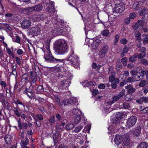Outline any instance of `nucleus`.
<instances>
[{
    "label": "nucleus",
    "mask_w": 148,
    "mask_h": 148,
    "mask_svg": "<svg viewBox=\"0 0 148 148\" xmlns=\"http://www.w3.org/2000/svg\"><path fill=\"white\" fill-rule=\"evenodd\" d=\"M119 38V35L116 34L115 36L114 41V45H116L117 44L118 40Z\"/></svg>",
    "instance_id": "a19ab883"
},
{
    "label": "nucleus",
    "mask_w": 148,
    "mask_h": 148,
    "mask_svg": "<svg viewBox=\"0 0 148 148\" xmlns=\"http://www.w3.org/2000/svg\"><path fill=\"white\" fill-rule=\"evenodd\" d=\"M124 22L126 24H129L130 22V18L129 17L125 18L124 20Z\"/></svg>",
    "instance_id": "864d4df0"
},
{
    "label": "nucleus",
    "mask_w": 148,
    "mask_h": 148,
    "mask_svg": "<svg viewBox=\"0 0 148 148\" xmlns=\"http://www.w3.org/2000/svg\"><path fill=\"white\" fill-rule=\"evenodd\" d=\"M74 127V126L73 124H68L66 126V129L67 130L70 131L72 130Z\"/></svg>",
    "instance_id": "5701e85b"
},
{
    "label": "nucleus",
    "mask_w": 148,
    "mask_h": 148,
    "mask_svg": "<svg viewBox=\"0 0 148 148\" xmlns=\"http://www.w3.org/2000/svg\"><path fill=\"white\" fill-rule=\"evenodd\" d=\"M33 88V87L31 85L29 87L26 88L24 92H32Z\"/></svg>",
    "instance_id": "c03bdc74"
},
{
    "label": "nucleus",
    "mask_w": 148,
    "mask_h": 148,
    "mask_svg": "<svg viewBox=\"0 0 148 148\" xmlns=\"http://www.w3.org/2000/svg\"><path fill=\"white\" fill-rule=\"evenodd\" d=\"M55 46V52L58 54L63 55L67 51V46L66 42L64 40L56 41Z\"/></svg>",
    "instance_id": "f257e3e1"
},
{
    "label": "nucleus",
    "mask_w": 148,
    "mask_h": 148,
    "mask_svg": "<svg viewBox=\"0 0 148 148\" xmlns=\"http://www.w3.org/2000/svg\"><path fill=\"white\" fill-rule=\"evenodd\" d=\"M123 140L122 137L119 135L116 136L114 138V142L117 145L120 144L121 143Z\"/></svg>",
    "instance_id": "f8f14e48"
},
{
    "label": "nucleus",
    "mask_w": 148,
    "mask_h": 148,
    "mask_svg": "<svg viewBox=\"0 0 148 148\" xmlns=\"http://www.w3.org/2000/svg\"><path fill=\"white\" fill-rule=\"evenodd\" d=\"M136 14L134 13H131L130 15V18L131 19H133L136 17Z\"/></svg>",
    "instance_id": "69168bd1"
},
{
    "label": "nucleus",
    "mask_w": 148,
    "mask_h": 148,
    "mask_svg": "<svg viewBox=\"0 0 148 148\" xmlns=\"http://www.w3.org/2000/svg\"><path fill=\"white\" fill-rule=\"evenodd\" d=\"M34 11L39 12L41 11L42 9V6L40 4L36 5L34 6Z\"/></svg>",
    "instance_id": "a211bd4d"
},
{
    "label": "nucleus",
    "mask_w": 148,
    "mask_h": 148,
    "mask_svg": "<svg viewBox=\"0 0 148 148\" xmlns=\"http://www.w3.org/2000/svg\"><path fill=\"white\" fill-rule=\"evenodd\" d=\"M120 121V119L118 117H114L112 120V121L113 124H117L119 123Z\"/></svg>",
    "instance_id": "b1692460"
},
{
    "label": "nucleus",
    "mask_w": 148,
    "mask_h": 148,
    "mask_svg": "<svg viewBox=\"0 0 148 148\" xmlns=\"http://www.w3.org/2000/svg\"><path fill=\"white\" fill-rule=\"evenodd\" d=\"M109 31L106 29L103 31L102 32V34L104 36H106L108 34Z\"/></svg>",
    "instance_id": "8fccbe9b"
},
{
    "label": "nucleus",
    "mask_w": 148,
    "mask_h": 148,
    "mask_svg": "<svg viewBox=\"0 0 148 148\" xmlns=\"http://www.w3.org/2000/svg\"><path fill=\"white\" fill-rule=\"evenodd\" d=\"M138 51L141 52V53L145 52V48L144 47H141L138 49Z\"/></svg>",
    "instance_id": "603ef678"
},
{
    "label": "nucleus",
    "mask_w": 148,
    "mask_h": 148,
    "mask_svg": "<svg viewBox=\"0 0 148 148\" xmlns=\"http://www.w3.org/2000/svg\"><path fill=\"white\" fill-rule=\"evenodd\" d=\"M40 29L37 27H31L29 30L30 34L35 36L38 35L40 33Z\"/></svg>",
    "instance_id": "423d86ee"
},
{
    "label": "nucleus",
    "mask_w": 148,
    "mask_h": 148,
    "mask_svg": "<svg viewBox=\"0 0 148 148\" xmlns=\"http://www.w3.org/2000/svg\"><path fill=\"white\" fill-rule=\"evenodd\" d=\"M120 98V97L118 95L114 96L112 98L113 101H117L119 100Z\"/></svg>",
    "instance_id": "e2e57ef3"
},
{
    "label": "nucleus",
    "mask_w": 148,
    "mask_h": 148,
    "mask_svg": "<svg viewBox=\"0 0 148 148\" xmlns=\"http://www.w3.org/2000/svg\"><path fill=\"white\" fill-rule=\"evenodd\" d=\"M2 26L1 27H2L3 28L7 29L9 31H11V27L9 25H8L7 24H3L2 25Z\"/></svg>",
    "instance_id": "473e14b6"
},
{
    "label": "nucleus",
    "mask_w": 148,
    "mask_h": 148,
    "mask_svg": "<svg viewBox=\"0 0 148 148\" xmlns=\"http://www.w3.org/2000/svg\"><path fill=\"white\" fill-rule=\"evenodd\" d=\"M24 92V94H26L29 98L31 97L33 94L32 92Z\"/></svg>",
    "instance_id": "0e129e2a"
},
{
    "label": "nucleus",
    "mask_w": 148,
    "mask_h": 148,
    "mask_svg": "<svg viewBox=\"0 0 148 148\" xmlns=\"http://www.w3.org/2000/svg\"><path fill=\"white\" fill-rule=\"evenodd\" d=\"M147 9V8H144L140 12V16H143V21L146 22V21H145L146 18H147L148 16Z\"/></svg>",
    "instance_id": "9d476101"
},
{
    "label": "nucleus",
    "mask_w": 148,
    "mask_h": 148,
    "mask_svg": "<svg viewBox=\"0 0 148 148\" xmlns=\"http://www.w3.org/2000/svg\"><path fill=\"white\" fill-rule=\"evenodd\" d=\"M31 22L29 20L25 19L22 21L21 23L22 27L24 29H26L29 28L31 25Z\"/></svg>",
    "instance_id": "6e6552de"
},
{
    "label": "nucleus",
    "mask_w": 148,
    "mask_h": 148,
    "mask_svg": "<svg viewBox=\"0 0 148 148\" xmlns=\"http://www.w3.org/2000/svg\"><path fill=\"white\" fill-rule=\"evenodd\" d=\"M137 120L136 117L135 116H131L128 119L127 122V127L130 128L133 126L136 123Z\"/></svg>",
    "instance_id": "20e7f679"
},
{
    "label": "nucleus",
    "mask_w": 148,
    "mask_h": 148,
    "mask_svg": "<svg viewBox=\"0 0 148 148\" xmlns=\"http://www.w3.org/2000/svg\"><path fill=\"white\" fill-rule=\"evenodd\" d=\"M114 67L113 66H110L108 69V75L113 74L116 73L114 70Z\"/></svg>",
    "instance_id": "c85d7f7f"
},
{
    "label": "nucleus",
    "mask_w": 148,
    "mask_h": 148,
    "mask_svg": "<svg viewBox=\"0 0 148 148\" xmlns=\"http://www.w3.org/2000/svg\"><path fill=\"white\" fill-rule=\"evenodd\" d=\"M138 53H135L129 58V61L131 62H134L136 60V58L138 56Z\"/></svg>",
    "instance_id": "aec40b11"
},
{
    "label": "nucleus",
    "mask_w": 148,
    "mask_h": 148,
    "mask_svg": "<svg viewBox=\"0 0 148 148\" xmlns=\"http://www.w3.org/2000/svg\"><path fill=\"white\" fill-rule=\"evenodd\" d=\"M6 50L7 51L8 54L10 55H12V57H14V55L13 54V53L11 52L10 49L8 47L6 48Z\"/></svg>",
    "instance_id": "13d9d810"
},
{
    "label": "nucleus",
    "mask_w": 148,
    "mask_h": 148,
    "mask_svg": "<svg viewBox=\"0 0 148 148\" xmlns=\"http://www.w3.org/2000/svg\"><path fill=\"white\" fill-rule=\"evenodd\" d=\"M125 88L127 90V92L129 93L134 92L135 91V89L130 84L126 86Z\"/></svg>",
    "instance_id": "ddd939ff"
},
{
    "label": "nucleus",
    "mask_w": 148,
    "mask_h": 148,
    "mask_svg": "<svg viewBox=\"0 0 148 148\" xmlns=\"http://www.w3.org/2000/svg\"><path fill=\"white\" fill-rule=\"evenodd\" d=\"M62 103L64 105L72 104L75 106L78 105L77 101L75 98L64 99L62 101Z\"/></svg>",
    "instance_id": "39448f33"
},
{
    "label": "nucleus",
    "mask_w": 148,
    "mask_h": 148,
    "mask_svg": "<svg viewBox=\"0 0 148 148\" xmlns=\"http://www.w3.org/2000/svg\"><path fill=\"white\" fill-rule=\"evenodd\" d=\"M56 100V102L60 106H62V104L60 102V99H59L58 97L57 96H56L55 97Z\"/></svg>",
    "instance_id": "6e6d98bb"
},
{
    "label": "nucleus",
    "mask_w": 148,
    "mask_h": 148,
    "mask_svg": "<svg viewBox=\"0 0 148 148\" xmlns=\"http://www.w3.org/2000/svg\"><path fill=\"white\" fill-rule=\"evenodd\" d=\"M125 9L124 4L122 3L119 4H117L116 5L115 8H114V11L116 12L121 13Z\"/></svg>",
    "instance_id": "0eeeda50"
},
{
    "label": "nucleus",
    "mask_w": 148,
    "mask_h": 148,
    "mask_svg": "<svg viewBox=\"0 0 148 148\" xmlns=\"http://www.w3.org/2000/svg\"><path fill=\"white\" fill-rule=\"evenodd\" d=\"M127 41L126 38H123L121 40L120 42L122 44L125 45L127 43Z\"/></svg>",
    "instance_id": "338daca9"
},
{
    "label": "nucleus",
    "mask_w": 148,
    "mask_h": 148,
    "mask_svg": "<svg viewBox=\"0 0 148 148\" xmlns=\"http://www.w3.org/2000/svg\"><path fill=\"white\" fill-rule=\"evenodd\" d=\"M146 82L144 80H142L141 81L139 84V86L140 87H143L146 84Z\"/></svg>",
    "instance_id": "bf43d9fd"
},
{
    "label": "nucleus",
    "mask_w": 148,
    "mask_h": 148,
    "mask_svg": "<svg viewBox=\"0 0 148 148\" xmlns=\"http://www.w3.org/2000/svg\"><path fill=\"white\" fill-rule=\"evenodd\" d=\"M141 127L140 126L137 127L135 130H134L133 133L134 136H138L141 132Z\"/></svg>",
    "instance_id": "4468645a"
},
{
    "label": "nucleus",
    "mask_w": 148,
    "mask_h": 148,
    "mask_svg": "<svg viewBox=\"0 0 148 148\" xmlns=\"http://www.w3.org/2000/svg\"><path fill=\"white\" fill-rule=\"evenodd\" d=\"M36 116L38 118V119L40 121H42L43 119V116L42 114H40L37 115Z\"/></svg>",
    "instance_id": "774afa93"
},
{
    "label": "nucleus",
    "mask_w": 148,
    "mask_h": 148,
    "mask_svg": "<svg viewBox=\"0 0 148 148\" xmlns=\"http://www.w3.org/2000/svg\"><path fill=\"white\" fill-rule=\"evenodd\" d=\"M65 125V123L62 122L61 123H57L56 125V130L58 132H61L64 129V126Z\"/></svg>",
    "instance_id": "9b49d317"
},
{
    "label": "nucleus",
    "mask_w": 148,
    "mask_h": 148,
    "mask_svg": "<svg viewBox=\"0 0 148 148\" xmlns=\"http://www.w3.org/2000/svg\"><path fill=\"white\" fill-rule=\"evenodd\" d=\"M70 80L67 79L66 80H64L61 81L60 82V84H61L62 87H64L66 88L69 85V84L70 83Z\"/></svg>",
    "instance_id": "dca6fc26"
},
{
    "label": "nucleus",
    "mask_w": 148,
    "mask_h": 148,
    "mask_svg": "<svg viewBox=\"0 0 148 148\" xmlns=\"http://www.w3.org/2000/svg\"><path fill=\"white\" fill-rule=\"evenodd\" d=\"M109 77L108 78L109 81L110 82L112 83L113 82V80L115 78L116 76V73L110 74L108 75Z\"/></svg>",
    "instance_id": "a878e982"
},
{
    "label": "nucleus",
    "mask_w": 148,
    "mask_h": 148,
    "mask_svg": "<svg viewBox=\"0 0 148 148\" xmlns=\"http://www.w3.org/2000/svg\"><path fill=\"white\" fill-rule=\"evenodd\" d=\"M78 59L77 56L73 52L67 59V60L69 61V63H70L72 66L76 68L79 65Z\"/></svg>",
    "instance_id": "7ed1b4c3"
},
{
    "label": "nucleus",
    "mask_w": 148,
    "mask_h": 148,
    "mask_svg": "<svg viewBox=\"0 0 148 148\" xmlns=\"http://www.w3.org/2000/svg\"><path fill=\"white\" fill-rule=\"evenodd\" d=\"M135 81V79H134L133 77H129L127 79V82H133Z\"/></svg>",
    "instance_id": "5fc2aeb1"
},
{
    "label": "nucleus",
    "mask_w": 148,
    "mask_h": 148,
    "mask_svg": "<svg viewBox=\"0 0 148 148\" xmlns=\"http://www.w3.org/2000/svg\"><path fill=\"white\" fill-rule=\"evenodd\" d=\"M24 10L25 11H27L28 12H27V13H28V12H29V14L31 13V12L34 11V6L31 7H28L25 8L24 9Z\"/></svg>",
    "instance_id": "412c9836"
},
{
    "label": "nucleus",
    "mask_w": 148,
    "mask_h": 148,
    "mask_svg": "<svg viewBox=\"0 0 148 148\" xmlns=\"http://www.w3.org/2000/svg\"><path fill=\"white\" fill-rule=\"evenodd\" d=\"M147 22H146L143 21H142L141 20H138V23H135L134 27H133V28L135 30H136L138 28L139 24L140 26L145 27V26L147 27Z\"/></svg>",
    "instance_id": "1a4fd4ad"
},
{
    "label": "nucleus",
    "mask_w": 148,
    "mask_h": 148,
    "mask_svg": "<svg viewBox=\"0 0 148 148\" xmlns=\"http://www.w3.org/2000/svg\"><path fill=\"white\" fill-rule=\"evenodd\" d=\"M130 72L132 76H133L135 75H136V74L137 73L138 70L136 69H134L131 71Z\"/></svg>",
    "instance_id": "09e8293b"
},
{
    "label": "nucleus",
    "mask_w": 148,
    "mask_h": 148,
    "mask_svg": "<svg viewBox=\"0 0 148 148\" xmlns=\"http://www.w3.org/2000/svg\"><path fill=\"white\" fill-rule=\"evenodd\" d=\"M122 65L120 62H118L116 63V69L117 71H119L122 68Z\"/></svg>",
    "instance_id": "72a5a7b5"
},
{
    "label": "nucleus",
    "mask_w": 148,
    "mask_h": 148,
    "mask_svg": "<svg viewBox=\"0 0 148 148\" xmlns=\"http://www.w3.org/2000/svg\"><path fill=\"white\" fill-rule=\"evenodd\" d=\"M108 47L107 45H105L102 47L101 50L107 53L108 50Z\"/></svg>",
    "instance_id": "c9c22d12"
},
{
    "label": "nucleus",
    "mask_w": 148,
    "mask_h": 148,
    "mask_svg": "<svg viewBox=\"0 0 148 148\" xmlns=\"http://www.w3.org/2000/svg\"><path fill=\"white\" fill-rule=\"evenodd\" d=\"M106 54L107 53H106V52L105 53L101 50L99 52V56L101 58H103L105 57Z\"/></svg>",
    "instance_id": "58836bf2"
},
{
    "label": "nucleus",
    "mask_w": 148,
    "mask_h": 148,
    "mask_svg": "<svg viewBox=\"0 0 148 148\" xmlns=\"http://www.w3.org/2000/svg\"><path fill=\"white\" fill-rule=\"evenodd\" d=\"M20 144L21 148H25L27 147L26 145L28 144H27L26 142L23 140H21Z\"/></svg>",
    "instance_id": "4c0bfd02"
},
{
    "label": "nucleus",
    "mask_w": 148,
    "mask_h": 148,
    "mask_svg": "<svg viewBox=\"0 0 148 148\" xmlns=\"http://www.w3.org/2000/svg\"><path fill=\"white\" fill-rule=\"evenodd\" d=\"M51 7H48L47 8V10L48 12H51L54 11V6L53 3H50Z\"/></svg>",
    "instance_id": "2f4dec72"
},
{
    "label": "nucleus",
    "mask_w": 148,
    "mask_h": 148,
    "mask_svg": "<svg viewBox=\"0 0 148 148\" xmlns=\"http://www.w3.org/2000/svg\"><path fill=\"white\" fill-rule=\"evenodd\" d=\"M49 121L50 122L52 123H54L55 122V117L53 116H51L49 119Z\"/></svg>",
    "instance_id": "de8ad7c7"
},
{
    "label": "nucleus",
    "mask_w": 148,
    "mask_h": 148,
    "mask_svg": "<svg viewBox=\"0 0 148 148\" xmlns=\"http://www.w3.org/2000/svg\"><path fill=\"white\" fill-rule=\"evenodd\" d=\"M148 71H145L144 70H142L140 73H139V75L141 77H143L144 76H145L146 74L147 75V73Z\"/></svg>",
    "instance_id": "f704fd0d"
},
{
    "label": "nucleus",
    "mask_w": 148,
    "mask_h": 148,
    "mask_svg": "<svg viewBox=\"0 0 148 148\" xmlns=\"http://www.w3.org/2000/svg\"><path fill=\"white\" fill-rule=\"evenodd\" d=\"M148 101V99L146 97H140L139 99L136 100L137 102L140 103L143 102L145 103H147Z\"/></svg>",
    "instance_id": "f3484780"
},
{
    "label": "nucleus",
    "mask_w": 148,
    "mask_h": 148,
    "mask_svg": "<svg viewBox=\"0 0 148 148\" xmlns=\"http://www.w3.org/2000/svg\"><path fill=\"white\" fill-rule=\"evenodd\" d=\"M82 128V127L81 126H77L75 128L74 131L76 133L78 132Z\"/></svg>",
    "instance_id": "37998d69"
},
{
    "label": "nucleus",
    "mask_w": 148,
    "mask_h": 148,
    "mask_svg": "<svg viewBox=\"0 0 148 148\" xmlns=\"http://www.w3.org/2000/svg\"><path fill=\"white\" fill-rule=\"evenodd\" d=\"M121 62L124 66L126 65L127 64V58H124L121 59Z\"/></svg>",
    "instance_id": "ea45409f"
},
{
    "label": "nucleus",
    "mask_w": 148,
    "mask_h": 148,
    "mask_svg": "<svg viewBox=\"0 0 148 148\" xmlns=\"http://www.w3.org/2000/svg\"><path fill=\"white\" fill-rule=\"evenodd\" d=\"M37 90V91L39 92H42L44 91L43 87L41 85H39L38 86Z\"/></svg>",
    "instance_id": "e433bc0d"
},
{
    "label": "nucleus",
    "mask_w": 148,
    "mask_h": 148,
    "mask_svg": "<svg viewBox=\"0 0 148 148\" xmlns=\"http://www.w3.org/2000/svg\"><path fill=\"white\" fill-rule=\"evenodd\" d=\"M143 43L144 44L148 43V38L147 36H146L143 39Z\"/></svg>",
    "instance_id": "3c124183"
},
{
    "label": "nucleus",
    "mask_w": 148,
    "mask_h": 148,
    "mask_svg": "<svg viewBox=\"0 0 148 148\" xmlns=\"http://www.w3.org/2000/svg\"><path fill=\"white\" fill-rule=\"evenodd\" d=\"M121 107L124 109H128L130 107V106L128 103H124L121 105Z\"/></svg>",
    "instance_id": "c756f323"
},
{
    "label": "nucleus",
    "mask_w": 148,
    "mask_h": 148,
    "mask_svg": "<svg viewBox=\"0 0 148 148\" xmlns=\"http://www.w3.org/2000/svg\"><path fill=\"white\" fill-rule=\"evenodd\" d=\"M140 62L144 65H147L148 64V62L147 60L142 59L140 60Z\"/></svg>",
    "instance_id": "680f3d73"
},
{
    "label": "nucleus",
    "mask_w": 148,
    "mask_h": 148,
    "mask_svg": "<svg viewBox=\"0 0 148 148\" xmlns=\"http://www.w3.org/2000/svg\"><path fill=\"white\" fill-rule=\"evenodd\" d=\"M145 56V53H142L139 54L138 55L137 57L139 59H141L142 58H144Z\"/></svg>",
    "instance_id": "79ce46f5"
},
{
    "label": "nucleus",
    "mask_w": 148,
    "mask_h": 148,
    "mask_svg": "<svg viewBox=\"0 0 148 148\" xmlns=\"http://www.w3.org/2000/svg\"><path fill=\"white\" fill-rule=\"evenodd\" d=\"M18 109L19 110H20V109L18 108V106H17L16 107L14 108V113L17 116L20 117L21 116L18 110Z\"/></svg>",
    "instance_id": "bb28decb"
},
{
    "label": "nucleus",
    "mask_w": 148,
    "mask_h": 148,
    "mask_svg": "<svg viewBox=\"0 0 148 148\" xmlns=\"http://www.w3.org/2000/svg\"><path fill=\"white\" fill-rule=\"evenodd\" d=\"M129 144V139L128 138H125L121 148H127Z\"/></svg>",
    "instance_id": "2eb2a0df"
},
{
    "label": "nucleus",
    "mask_w": 148,
    "mask_h": 148,
    "mask_svg": "<svg viewBox=\"0 0 148 148\" xmlns=\"http://www.w3.org/2000/svg\"><path fill=\"white\" fill-rule=\"evenodd\" d=\"M73 112L76 115V116H81V112L77 109H74L73 110Z\"/></svg>",
    "instance_id": "6ab92c4d"
},
{
    "label": "nucleus",
    "mask_w": 148,
    "mask_h": 148,
    "mask_svg": "<svg viewBox=\"0 0 148 148\" xmlns=\"http://www.w3.org/2000/svg\"><path fill=\"white\" fill-rule=\"evenodd\" d=\"M15 58L16 59V63L18 65H20L21 63V61L20 58L16 57H15Z\"/></svg>",
    "instance_id": "4d7b16f0"
},
{
    "label": "nucleus",
    "mask_w": 148,
    "mask_h": 148,
    "mask_svg": "<svg viewBox=\"0 0 148 148\" xmlns=\"http://www.w3.org/2000/svg\"><path fill=\"white\" fill-rule=\"evenodd\" d=\"M56 117L58 121H60L62 119L61 116L58 113L56 114Z\"/></svg>",
    "instance_id": "052dcab7"
},
{
    "label": "nucleus",
    "mask_w": 148,
    "mask_h": 148,
    "mask_svg": "<svg viewBox=\"0 0 148 148\" xmlns=\"http://www.w3.org/2000/svg\"><path fill=\"white\" fill-rule=\"evenodd\" d=\"M148 145L147 143L143 142L140 143L138 146L137 148H147Z\"/></svg>",
    "instance_id": "4be33fe9"
},
{
    "label": "nucleus",
    "mask_w": 148,
    "mask_h": 148,
    "mask_svg": "<svg viewBox=\"0 0 148 148\" xmlns=\"http://www.w3.org/2000/svg\"><path fill=\"white\" fill-rule=\"evenodd\" d=\"M43 51L45 53L44 58L47 62L56 63L62 62L64 60L63 59H58L55 58L52 55L48 46L46 49Z\"/></svg>",
    "instance_id": "f03ea898"
},
{
    "label": "nucleus",
    "mask_w": 148,
    "mask_h": 148,
    "mask_svg": "<svg viewBox=\"0 0 148 148\" xmlns=\"http://www.w3.org/2000/svg\"><path fill=\"white\" fill-rule=\"evenodd\" d=\"M65 29L64 28H58L56 30V31L59 33H63L65 32Z\"/></svg>",
    "instance_id": "49530a36"
},
{
    "label": "nucleus",
    "mask_w": 148,
    "mask_h": 148,
    "mask_svg": "<svg viewBox=\"0 0 148 148\" xmlns=\"http://www.w3.org/2000/svg\"><path fill=\"white\" fill-rule=\"evenodd\" d=\"M81 119V116H76L74 121L75 124H77L80 121Z\"/></svg>",
    "instance_id": "7c9ffc66"
},
{
    "label": "nucleus",
    "mask_w": 148,
    "mask_h": 148,
    "mask_svg": "<svg viewBox=\"0 0 148 148\" xmlns=\"http://www.w3.org/2000/svg\"><path fill=\"white\" fill-rule=\"evenodd\" d=\"M135 36L136 37V40L138 42L141 41V34L139 32H137L135 34Z\"/></svg>",
    "instance_id": "393cba45"
},
{
    "label": "nucleus",
    "mask_w": 148,
    "mask_h": 148,
    "mask_svg": "<svg viewBox=\"0 0 148 148\" xmlns=\"http://www.w3.org/2000/svg\"><path fill=\"white\" fill-rule=\"evenodd\" d=\"M45 17V16L44 14H40L36 16V18L37 21H40V20H43Z\"/></svg>",
    "instance_id": "cd10ccee"
},
{
    "label": "nucleus",
    "mask_w": 148,
    "mask_h": 148,
    "mask_svg": "<svg viewBox=\"0 0 148 148\" xmlns=\"http://www.w3.org/2000/svg\"><path fill=\"white\" fill-rule=\"evenodd\" d=\"M125 90L124 89H123L119 93L118 95L120 98L122 97L125 95Z\"/></svg>",
    "instance_id": "a18cd8bd"
}]
</instances>
